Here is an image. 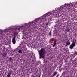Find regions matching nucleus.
<instances>
[{
    "mask_svg": "<svg viewBox=\"0 0 77 77\" xmlns=\"http://www.w3.org/2000/svg\"><path fill=\"white\" fill-rule=\"evenodd\" d=\"M38 51L39 52L40 58L44 59V57H45L44 54H45V53H46V51H45V49L42 48L40 50H39Z\"/></svg>",
    "mask_w": 77,
    "mask_h": 77,
    "instance_id": "obj_3",
    "label": "nucleus"
},
{
    "mask_svg": "<svg viewBox=\"0 0 77 77\" xmlns=\"http://www.w3.org/2000/svg\"><path fill=\"white\" fill-rule=\"evenodd\" d=\"M59 75H57V76H56V77H59Z\"/></svg>",
    "mask_w": 77,
    "mask_h": 77,
    "instance_id": "obj_15",
    "label": "nucleus"
},
{
    "mask_svg": "<svg viewBox=\"0 0 77 77\" xmlns=\"http://www.w3.org/2000/svg\"><path fill=\"white\" fill-rule=\"evenodd\" d=\"M45 15L41 16L40 18L35 19L33 21L29 22L28 23H26L25 24V26H35V25H38L39 24H40L41 23H43L45 20H47L48 19H46Z\"/></svg>",
    "mask_w": 77,
    "mask_h": 77,
    "instance_id": "obj_2",
    "label": "nucleus"
},
{
    "mask_svg": "<svg viewBox=\"0 0 77 77\" xmlns=\"http://www.w3.org/2000/svg\"><path fill=\"white\" fill-rule=\"evenodd\" d=\"M75 45V43L74 42H73L72 44L70 45V49H72V48H73V47H74Z\"/></svg>",
    "mask_w": 77,
    "mask_h": 77,
    "instance_id": "obj_5",
    "label": "nucleus"
},
{
    "mask_svg": "<svg viewBox=\"0 0 77 77\" xmlns=\"http://www.w3.org/2000/svg\"><path fill=\"white\" fill-rule=\"evenodd\" d=\"M28 53H29V54H32V52L31 51H28Z\"/></svg>",
    "mask_w": 77,
    "mask_h": 77,
    "instance_id": "obj_9",
    "label": "nucleus"
},
{
    "mask_svg": "<svg viewBox=\"0 0 77 77\" xmlns=\"http://www.w3.org/2000/svg\"><path fill=\"white\" fill-rule=\"evenodd\" d=\"M67 30L69 31V29H67Z\"/></svg>",
    "mask_w": 77,
    "mask_h": 77,
    "instance_id": "obj_18",
    "label": "nucleus"
},
{
    "mask_svg": "<svg viewBox=\"0 0 77 77\" xmlns=\"http://www.w3.org/2000/svg\"><path fill=\"white\" fill-rule=\"evenodd\" d=\"M46 26H48V23L46 24Z\"/></svg>",
    "mask_w": 77,
    "mask_h": 77,
    "instance_id": "obj_16",
    "label": "nucleus"
},
{
    "mask_svg": "<svg viewBox=\"0 0 77 77\" xmlns=\"http://www.w3.org/2000/svg\"><path fill=\"white\" fill-rule=\"evenodd\" d=\"M56 41H55L54 42V44L53 45V47H54V46L55 45H56Z\"/></svg>",
    "mask_w": 77,
    "mask_h": 77,
    "instance_id": "obj_8",
    "label": "nucleus"
},
{
    "mask_svg": "<svg viewBox=\"0 0 77 77\" xmlns=\"http://www.w3.org/2000/svg\"><path fill=\"white\" fill-rule=\"evenodd\" d=\"M18 53H22L23 52H22V50H19L18 51Z\"/></svg>",
    "mask_w": 77,
    "mask_h": 77,
    "instance_id": "obj_11",
    "label": "nucleus"
},
{
    "mask_svg": "<svg viewBox=\"0 0 77 77\" xmlns=\"http://www.w3.org/2000/svg\"><path fill=\"white\" fill-rule=\"evenodd\" d=\"M59 68H60V67H59Z\"/></svg>",
    "mask_w": 77,
    "mask_h": 77,
    "instance_id": "obj_20",
    "label": "nucleus"
},
{
    "mask_svg": "<svg viewBox=\"0 0 77 77\" xmlns=\"http://www.w3.org/2000/svg\"><path fill=\"white\" fill-rule=\"evenodd\" d=\"M56 74H57V72H55V73L53 75V76H55V75H56Z\"/></svg>",
    "mask_w": 77,
    "mask_h": 77,
    "instance_id": "obj_12",
    "label": "nucleus"
},
{
    "mask_svg": "<svg viewBox=\"0 0 77 77\" xmlns=\"http://www.w3.org/2000/svg\"><path fill=\"white\" fill-rule=\"evenodd\" d=\"M12 58L11 57H10V61H11V60H12Z\"/></svg>",
    "mask_w": 77,
    "mask_h": 77,
    "instance_id": "obj_14",
    "label": "nucleus"
},
{
    "mask_svg": "<svg viewBox=\"0 0 77 77\" xmlns=\"http://www.w3.org/2000/svg\"><path fill=\"white\" fill-rule=\"evenodd\" d=\"M70 43H71V42H69V41H68L66 42V44L67 45H69Z\"/></svg>",
    "mask_w": 77,
    "mask_h": 77,
    "instance_id": "obj_7",
    "label": "nucleus"
},
{
    "mask_svg": "<svg viewBox=\"0 0 77 77\" xmlns=\"http://www.w3.org/2000/svg\"><path fill=\"white\" fill-rule=\"evenodd\" d=\"M0 32H5V33H7V34H8V33H12L13 31H12L11 30H9L8 29H6L3 30L0 29Z\"/></svg>",
    "mask_w": 77,
    "mask_h": 77,
    "instance_id": "obj_4",
    "label": "nucleus"
},
{
    "mask_svg": "<svg viewBox=\"0 0 77 77\" xmlns=\"http://www.w3.org/2000/svg\"><path fill=\"white\" fill-rule=\"evenodd\" d=\"M14 35H16V33H14Z\"/></svg>",
    "mask_w": 77,
    "mask_h": 77,
    "instance_id": "obj_17",
    "label": "nucleus"
},
{
    "mask_svg": "<svg viewBox=\"0 0 77 77\" xmlns=\"http://www.w3.org/2000/svg\"><path fill=\"white\" fill-rule=\"evenodd\" d=\"M18 30H20V29L19 28L18 29Z\"/></svg>",
    "mask_w": 77,
    "mask_h": 77,
    "instance_id": "obj_19",
    "label": "nucleus"
},
{
    "mask_svg": "<svg viewBox=\"0 0 77 77\" xmlns=\"http://www.w3.org/2000/svg\"><path fill=\"white\" fill-rule=\"evenodd\" d=\"M12 42H13V44H15L16 42V41L15 40V38H14L12 39Z\"/></svg>",
    "mask_w": 77,
    "mask_h": 77,
    "instance_id": "obj_6",
    "label": "nucleus"
},
{
    "mask_svg": "<svg viewBox=\"0 0 77 77\" xmlns=\"http://www.w3.org/2000/svg\"><path fill=\"white\" fill-rule=\"evenodd\" d=\"M51 35V32H50L49 34V35L50 36Z\"/></svg>",
    "mask_w": 77,
    "mask_h": 77,
    "instance_id": "obj_13",
    "label": "nucleus"
},
{
    "mask_svg": "<svg viewBox=\"0 0 77 77\" xmlns=\"http://www.w3.org/2000/svg\"><path fill=\"white\" fill-rule=\"evenodd\" d=\"M76 4V3L74 2H72V3H65L64 5L60 6L58 8H56L55 10H53L51 12H48L44 14L45 15V18L47 19L48 20H45V21L49 20L48 23L49 24H51V21L50 20H51V18L54 16H56L57 14H60L61 12H63L64 11H67L68 9H70L71 6L73 7Z\"/></svg>",
    "mask_w": 77,
    "mask_h": 77,
    "instance_id": "obj_1",
    "label": "nucleus"
},
{
    "mask_svg": "<svg viewBox=\"0 0 77 77\" xmlns=\"http://www.w3.org/2000/svg\"><path fill=\"white\" fill-rule=\"evenodd\" d=\"M6 77H11V73H9L7 75Z\"/></svg>",
    "mask_w": 77,
    "mask_h": 77,
    "instance_id": "obj_10",
    "label": "nucleus"
}]
</instances>
